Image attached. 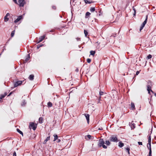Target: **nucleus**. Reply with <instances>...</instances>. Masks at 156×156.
<instances>
[{
    "label": "nucleus",
    "instance_id": "bf43d9fd",
    "mask_svg": "<svg viewBox=\"0 0 156 156\" xmlns=\"http://www.w3.org/2000/svg\"><path fill=\"white\" fill-rule=\"evenodd\" d=\"M115 36H116V34H115Z\"/></svg>",
    "mask_w": 156,
    "mask_h": 156
},
{
    "label": "nucleus",
    "instance_id": "a878e982",
    "mask_svg": "<svg viewBox=\"0 0 156 156\" xmlns=\"http://www.w3.org/2000/svg\"><path fill=\"white\" fill-rule=\"evenodd\" d=\"M47 105H48V107H51L52 106V103L51 102H48Z\"/></svg>",
    "mask_w": 156,
    "mask_h": 156
},
{
    "label": "nucleus",
    "instance_id": "aec40b11",
    "mask_svg": "<svg viewBox=\"0 0 156 156\" xmlns=\"http://www.w3.org/2000/svg\"><path fill=\"white\" fill-rule=\"evenodd\" d=\"M7 95V94L6 93H5L4 94H1L0 95V99H2L4 98L6 95Z\"/></svg>",
    "mask_w": 156,
    "mask_h": 156
},
{
    "label": "nucleus",
    "instance_id": "b1692460",
    "mask_svg": "<svg viewBox=\"0 0 156 156\" xmlns=\"http://www.w3.org/2000/svg\"><path fill=\"white\" fill-rule=\"evenodd\" d=\"M16 130L19 133L21 134L23 136V133L21 131H20V129L17 128V129Z\"/></svg>",
    "mask_w": 156,
    "mask_h": 156
},
{
    "label": "nucleus",
    "instance_id": "4d7b16f0",
    "mask_svg": "<svg viewBox=\"0 0 156 156\" xmlns=\"http://www.w3.org/2000/svg\"><path fill=\"white\" fill-rule=\"evenodd\" d=\"M99 130H101V128H99Z\"/></svg>",
    "mask_w": 156,
    "mask_h": 156
},
{
    "label": "nucleus",
    "instance_id": "8fccbe9b",
    "mask_svg": "<svg viewBox=\"0 0 156 156\" xmlns=\"http://www.w3.org/2000/svg\"><path fill=\"white\" fill-rule=\"evenodd\" d=\"M13 1L16 4H18L16 0H13Z\"/></svg>",
    "mask_w": 156,
    "mask_h": 156
},
{
    "label": "nucleus",
    "instance_id": "c03bdc74",
    "mask_svg": "<svg viewBox=\"0 0 156 156\" xmlns=\"http://www.w3.org/2000/svg\"><path fill=\"white\" fill-rule=\"evenodd\" d=\"M76 39L77 41H80L81 40L80 38L79 37H77Z\"/></svg>",
    "mask_w": 156,
    "mask_h": 156
},
{
    "label": "nucleus",
    "instance_id": "7c9ffc66",
    "mask_svg": "<svg viewBox=\"0 0 156 156\" xmlns=\"http://www.w3.org/2000/svg\"><path fill=\"white\" fill-rule=\"evenodd\" d=\"M147 16L145 20H144V21L143 23L145 25V24H146V23L147 22Z\"/></svg>",
    "mask_w": 156,
    "mask_h": 156
},
{
    "label": "nucleus",
    "instance_id": "393cba45",
    "mask_svg": "<svg viewBox=\"0 0 156 156\" xmlns=\"http://www.w3.org/2000/svg\"><path fill=\"white\" fill-rule=\"evenodd\" d=\"M95 10V7H91L90 9V11L91 12H94Z\"/></svg>",
    "mask_w": 156,
    "mask_h": 156
},
{
    "label": "nucleus",
    "instance_id": "2f4dec72",
    "mask_svg": "<svg viewBox=\"0 0 156 156\" xmlns=\"http://www.w3.org/2000/svg\"><path fill=\"white\" fill-rule=\"evenodd\" d=\"M147 16L145 20H144V21L143 23L145 25V24H146V23L147 22Z\"/></svg>",
    "mask_w": 156,
    "mask_h": 156
},
{
    "label": "nucleus",
    "instance_id": "de8ad7c7",
    "mask_svg": "<svg viewBox=\"0 0 156 156\" xmlns=\"http://www.w3.org/2000/svg\"><path fill=\"white\" fill-rule=\"evenodd\" d=\"M152 154L151 149V150H149V154Z\"/></svg>",
    "mask_w": 156,
    "mask_h": 156
},
{
    "label": "nucleus",
    "instance_id": "dca6fc26",
    "mask_svg": "<svg viewBox=\"0 0 156 156\" xmlns=\"http://www.w3.org/2000/svg\"><path fill=\"white\" fill-rule=\"evenodd\" d=\"M84 1L86 4H90L91 3H93L94 2L92 1H88V0H84Z\"/></svg>",
    "mask_w": 156,
    "mask_h": 156
},
{
    "label": "nucleus",
    "instance_id": "473e14b6",
    "mask_svg": "<svg viewBox=\"0 0 156 156\" xmlns=\"http://www.w3.org/2000/svg\"><path fill=\"white\" fill-rule=\"evenodd\" d=\"M147 148H148V149H149V150L151 149V144H147Z\"/></svg>",
    "mask_w": 156,
    "mask_h": 156
},
{
    "label": "nucleus",
    "instance_id": "c756f323",
    "mask_svg": "<svg viewBox=\"0 0 156 156\" xmlns=\"http://www.w3.org/2000/svg\"><path fill=\"white\" fill-rule=\"evenodd\" d=\"M145 25L144 24H143V23L142 24L140 27V31L143 29V28L145 26Z\"/></svg>",
    "mask_w": 156,
    "mask_h": 156
},
{
    "label": "nucleus",
    "instance_id": "412c9836",
    "mask_svg": "<svg viewBox=\"0 0 156 156\" xmlns=\"http://www.w3.org/2000/svg\"><path fill=\"white\" fill-rule=\"evenodd\" d=\"M148 143L147 144H151V136L150 135L148 136Z\"/></svg>",
    "mask_w": 156,
    "mask_h": 156
},
{
    "label": "nucleus",
    "instance_id": "3c124183",
    "mask_svg": "<svg viewBox=\"0 0 156 156\" xmlns=\"http://www.w3.org/2000/svg\"><path fill=\"white\" fill-rule=\"evenodd\" d=\"M57 140L56 141L57 142H58H58H59L61 141V140L58 139H57Z\"/></svg>",
    "mask_w": 156,
    "mask_h": 156
},
{
    "label": "nucleus",
    "instance_id": "052dcab7",
    "mask_svg": "<svg viewBox=\"0 0 156 156\" xmlns=\"http://www.w3.org/2000/svg\"><path fill=\"white\" fill-rule=\"evenodd\" d=\"M115 36V35H114V37Z\"/></svg>",
    "mask_w": 156,
    "mask_h": 156
},
{
    "label": "nucleus",
    "instance_id": "5701e85b",
    "mask_svg": "<svg viewBox=\"0 0 156 156\" xmlns=\"http://www.w3.org/2000/svg\"><path fill=\"white\" fill-rule=\"evenodd\" d=\"M90 55L94 56L95 53V51H90Z\"/></svg>",
    "mask_w": 156,
    "mask_h": 156
},
{
    "label": "nucleus",
    "instance_id": "6e6d98bb",
    "mask_svg": "<svg viewBox=\"0 0 156 156\" xmlns=\"http://www.w3.org/2000/svg\"><path fill=\"white\" fill-rule=\"evenodd\" d=\"M154 95L155 96H156V93H154Z\"/></svg>",
    "mask_w": 156,
    "mask_h": 156
},
{
    "label": "nucleus",
    "instance_id": "f03ea898",
    "mask_svg": "<svg viewBox=\"0 0 156 156\" xmlns=\"http://www.w3.org/2000/svg\"><path fill=\"white\" fill-rule=\"evenodd\" d=\"M110 141L111 142H117L118 140L117 137L116 136H112L110 138Z\"/></svg>",
    "mask_w": 156,
    "mask_h": 156
},
{
    "label": "nucleus",
    "instance_id": "423d86ee",
    "mask_svg": "<svg viewBox=\"0 0 156 156\" xmlns=\"http://www.w3.org/2000/svg\"><path fill=\"white\" fill-rule=\"evenodd\" d=\"M10 14L9 13H8L6 14L4 18V20L5 22H7L8 21L9 18L8 17V16Z\"/></svg>",
    "mask_w": 156,
    "mask_h": 156
},
{
    "label": "nucleus",
    "instance_id": "c9c22d12",
    "mask_svg": "<svg viewBox=\"0 0 156 156\" xmlns=\"http://www.w3.org/2000/svg\"><path fill=\"white\" fill-rule=\"evenodd\" d=\"M17 82L18 84H19V85H20L22 83L23 81H17Z\"/></svg>",
    "mask_w": 156,
    "mask_h": 156
},
{
    "label": "nucleus",
    "instance_id": "e433bc0d",
    "mask_svg": "<svg viewBox=\"0 0 156 156\" xmlns=\"http://www.w3.org/2000/svg\"><path fill=\"white\" fill-rule=\"evenodd\" d=\"M151 58H152V55L150 54L149 55L147 56V58L148 59H150Z\"/></svg>",
    "mask_w": 156,
    "mask_h": 156
},
{
    "label": "nucleus",
    "instance_id": "4468645a",
    "mask_svg": "<svg viewBox=\"0 0 156 156\" xmlns=\"http://www.w3.org/2000/svg\"><path fill=\"white\" fill-rule=\"evenodd\" d=\"M125 149L126 150V151L127 152L129 155L130 154L129 151H130V149L129 147V146L127 147L126 148H125Z\"/></svg>",
    "mask_w": 156,
    "mask_h": 156
},
{
    "label": "nucleus",
    "instance_id": "f704fd0d",
    "mask_svg": "<svg viewBox=\"0 0 156 156\" xmlns=\"http://www.w3.org/2000/svg\"><path fill=\"white\" fill-rule=\"evenodd\" d=\"M84 32L85 37H87L88 34L87 31L85 30H84Z\"/></svg>",
    "mask_w": 156,
    "mask_h": 156
},
{
    "label": "nucleus",
    "instance_id": "72a5a7b5",
    "mask_svg": "<svg viewBox=\"0 0 156 156\" xmlns=\"http://www.w3.org/2000/svg\"><path fill=\"white\" fill-rule=\"evenodd\" d=\"M19 86V84H18V83H17V82H16V83H14V87H16Z\"/></svg>",
    "mask_w": 156,
    "mask_h": 156
},
{
    "label": "nucleus",
    "instance_id": "6ab92c4d",
    "mask_svg": "<svg viewBox=\"0 0 156 156\" xmlns=\"http://www.w3.org/2000/svg\"><path fill=\"white\" fill-rule=\"evenodd\" d=\"M34 75H33L31 74L30 75L28 78L30 80H32L34 79Z\"/></svg>",
    "mask_w": 156,
    "mask_h": 156
},
{
    "label": "nucleus",
    "instance_id": "20e7f679",
    "mask_svg": "<svg viewBox=\"0 0 156 156\" xmlns=\"http://www.w3.org/2000/svg\"><path fill=\"white\" fill-rule=\"evenodd\" d=\"M19 5L20 6L23 7L25 4L24 0H19L18 1Z\"/></svg>",
    "mask_w": 156,
    "mask_h": 156
},
{
    "label": "nucleus",
    "instance_id": "49530a36",
    "mask_svg": "<svg viewBox=\"0 0 156 156\" xmlns=\"http://www.w3.org/2000/svg\"><path fill=\"white\" fill-rule=\"evenodd\" d=\"M13 156H16V153L15 151H14L13 153Z\"/></svg>",
    "mask_w": 156,
    "mask_h": 156
},
{
    "label": "nucleus",
    "instance_id": "6e6552de",
    "mask_svg": "<svg viewBox=\"0 0 156 156\" xmlns=\"http://www.w3.org/2000/svg\"><path fill=\"white\" fill-rule=\"evenodd\" d=\"M85 115L87 120V122L89 123V115L88 114H85Z\"/></svg>",
    "mask_w": 156,
    "mask_h": 156
},
{
    "label": "nucleus",
    "instance_id": "7ed1b4c3",
    "mask_svg": "<svg viewBox=\"0 0 156 156\" xmlns=\"http://www.w3.org/2000/svg\"><path fill=\"white\" fill-rule=\"evenodd\" d=\"M105 142L103 139H100L99 140V143L98 144V146L99 147H102V145L104 144Z\"/></svg>",
    "mask_w": 156,
    "mask_h": 156
},
{
    "label": "nucleus",
    "instance_id": "58836bf2",
    "mask_svg": "<svg viewBox=\"0 0 156 156\" xmlns=\"http://www.w3.org/2000/svg\"><path fill=\"white\" fill-rule=\"evenodd\" d=\"M104 92H103V91H100L99 92V94L100 96H101V95H102L103 94H104Z\"/></svg>",
    "mask_w": 156,
    "mask_h": 156
},
{
    "label": "nucleus",
    "instance_id": "2eb2a0df",
    "mask_svg": "<svg viewBox=\"0 0 156 156\" xmlns=\"http://www.w3.org/2000/svg\"><path fill=\"white\" fill-rule=\"evenodd\" d=\"M50 139V136H49L47 137V138L46 139L44 140L43 144H45Z\"/></svg>",
    "mask_w": 156,
    "mask_h": 156
},
{
    "label": "nucleus",
    "instance_id": "a211bd4d",
    "mask_svg": "<svg viewBox=\"0 0 156 156\" xmlns=\"http://www.w3.org/2000/svg\"><path fill=\"white\" fill-rule=\"evenodd\" d=\"M118 146L120 147H122L124 146V144L122 141H120L119 143Z\"/></svg>",
    "mask_w": 156,
    "mask_h": 156
},
{
    "label": "nucleus",
    "instance_id": "c85d7f7f",
    "mask_svg": "<svg viewBox=\"0 0 156 156\" xmlns=\"http://www.w3.org/2000/svg\"><path fill=\"white\" fill-rule=\"evenodd\" d=\"M105 144H106L108 146L111 143L109 141L106 140L105 141Z\"/></svg>",
    "mask_w": 156,
    "mask_h": 156
},
{
    "label": "nucleus",
    "instance_id": "864d4df0",
    "mask_svg": "<svg viewBox=\"0 0 156 156\" xmlns=\"http://www.w3.org/2000/svg\"><path fill=\"white\" fill-rule=\"evenodd\" d=\"M133 10H134V15L135 14V13H136V10H135V9H133Z\"/></svg>",
    "mask_w": 156,
    "mask_h": 156
},
{
    "label": "nucleus",
    "instance_id": "f8f14e48",
    "mask_svg": "<svg viewBox=\"0 0 156 156\" xmlns=\"http://www.w3.org/2000/svg\"><path fill=\"white\" fill-rule=\"evenodd\" d=\"M30 58V56L29 54H28L26 58L25 59V60L24 61V62L26 63L28 61H29Z\"/></svg>",
    "mask_w": 156,
    "mask_h": 156
},
{
    "label": "nucleus",
    "instance_id": "a18cd8bd",
    "mask_svg": "<svg viewBox=\"0 0 156 156\" xmlns=\"http://www.w3.org/2000/svg\"><path fill=\"white\" fill-rule=\"evenodd\" d=\"M138 144L139 145H142V142H138Z\"/></svg>",
    "mask_w": 156,
    "mask_h": 156
},
{
    "label": "nucleus",
    "instance_id": "79ce46f5",
    "mask_svg": "<svg viewBox=\"0 0 156 156\" xmlns=\"http://www.w3.org/2000/svg\"><path fill=\"white\" fill-rule=\"evenodd\" d=\"M102 146L105 149H106L107 148V147L104 145V144H103V145H102Z\"/></svg>",
    "mask_w": 156,
    "mask_h": 156
},
{
    "label": "nucleus",
    "instance_id": "f257e3e1",
    "mask_svg": "<svg viewBox=\"0 0 156 156\" xmlns=\"http://www.w3.org/2000/svg\"><path fill=\"white\" fill-rule=\"evenodd\" d=\"M29 127L30 129H32L33 130H35L37 128V125L33 122H30Z\"/></svg>",
    "mask_w": 156,
    "mask_h": 156
},
{
    "label": "nucleus",
    "instance_id": "13d9d810",
    "mask_svg": "<svg viewBox=\"0 0 156 156\" xmlns=\"http://www.w3.org/2000/svg\"><path fill=\"white\" fill-rule=\"evenodd\" d=\"M52 31H51L50 32H52Z\"/></svg>",
    "mask_w": 156,
    "mask_h": 156
},
{
    "label": "nucleus",
    "instance_id": "a19ab883",
    "mask_svg": "<svg viewBox=\"0 0 156 156\" xmlns=\"http://www.w3.org/2000/svg\"><path fill=\"white\" fill-rule=\"evenodd\" d=\"M42 44H38L37 45V49H38L40 47H41V46H42Z\"/></svg>",
    "mask_w": 156,
    "mask_h": 156
},
{
    "label": "nucleus",
    "instance_id": "5fc2aeb1",
    "mask_svg": "<svg viewBox=\"0 0 156 156\" xmlns=\"http://www.w3.org/2000/svg\"><path fill=\"white\" fill-rule=\"evenodd\" d=\"M147 156H152V154H148V155Z\"/></svg>",
    "mask_w": 156,
    "mask_h": 156
},
{
    "label": "nucleus",
    "instance_id": "f3484780",
    "mask_svg": "<svg viewBox=\"0 0 156 156\" xmlns=\"http://www.w3.org/2000/svg\"><path fill=\"white\" fill-rule=\"evenodd\" d=\"M90 13L89 12H87L85 14V18H88L90 15Z\"/></svg>",
    "mask_w": 156,
    "mask_h": 156
},
{
    "label": "nucleus",
    "instance_id": "4c0bfd02",
    "mask_svg": "<svg viewBox=\"0 0 156 156\" xmlns=\"http://www.w3.org/2000/svg\"><path fill=\"white\" fill-rule=\"evenodd\" d=\"M87 62L88 63H90V62H91V59H90V58H89L87 59Z\"/></svg>",
    "mask_w": 156,
    "mask_h": 156
},
{
    "label": "nucleus",
    "instance_id": "09e8293b",
    "mask_svg": "<svg viewBox=\"0 0 156 156\" xmlns=\"http://www.w3.org/2000/svg\"><path fill=\"white\" fill-rule=\"evenodd\" d=\"M140 73V71H138L136 72V75H137Z\"/></svg>",
    "mask_w": 156,
    "mask_h": 156
},
{
    "label": "nucleus",
    "instance_id": "0eeeda50",
    "mask_svg": "<svg viewBox=\"0 0 156 156\" xmlns=\"http://www.w3.org/2000/svg\"><path fill=\"white\" fill-rule=\"evenodd\" d=\"M45 36L44 35L43 36H41L38 39V43H40L45 38Z\"/></svg>",
    "mask_w": 156,
    "mask_h": 156
},
{
    "label": "nucleus",
    "instance_id": "37998d69",
    "mask_svg": "<svg viewBox=\"0 0 156 156\" xmlns=\"http://www.w3.org/2000/svg\"><path fill=\"white\" fill-rule=\"evenodd\" d=\"M101 97L100 96L99 98L98 99V103H99L100 102V101L101 100Z\"/></svg>",
    "mask_w": 156,
    "mask_h": 156
},
{
    "label": "nucleus",
    "instance_id": "1a4fd4ad",
    "mask_svg": "<svg viewBox=\"0 0 156 156\" xmlns=\"http://www.w3.org/2000/svg\"><path fill=\"white\" fill-rule=\"evenodd\" d=\"M132 122L131 123H129V125L130 126L132 129H134L135 128V124Z\"/></svg>",
    "mask_w": 156,
    "mask_h": 156
},
{
    "label": "nucleus",
    "instance_id": "9d476101",
    "mask_svg": "<svg viewBox=\"0 0 156 156\" xmlns=\"http://www.w3.org/2000/svg\"><path fill=\"white\" fill-rule=\"evenodd\" d=\"M22 16H19L17 19L14 21V23H16L19 21L22 18Z\"/></svg>",
    "mask_w": 156,
    "mask_h": 156
},
{
    "label": "nucleus",
    "instance_id": "680f3d73",
    "mask_svg": "<svg viewBox=\"0 0 156 156\" xmlns=\"http://www.w3.org/2000/svg\"><path fill=\"white\" fill-rule=\"evenodd\" d=\"M115 36V35H114V37Z\"/></svg>",
    "mask_w": 156,
    "mask_h": 156
},
{
    "label": "nucleus",
    "instance_id": "bb28decb",
    "mask_svg": "<svg viewBox=\"0 0 156 156\" xmlns=\"http://www.w3.org/2000/svg\"><path fill=\"white\" fill-rule=\"evenodd\" d=\"M54 137V141H55L56 140L58 139V136L57 135L54 134L53 135Z\"/></svg>",
    "mask_w": 156,
    "mask_h": 156
},
{
    "label": "nucleus",
    "instance_id": "9b49d317",
    "mask_svg": "<svg viewBox=\"0 0 156 156\" xmlns=\"http://www.w3.org/2000/svg\"><path fill=\"white\" fill-rule=\"evenodd\" d=\"M87 138H88L89 139H90V140L92 139H93V138H94V137L90 135H88L87 136H85V138L86 139H87Z\"/></svg>",
    "mask_w": 156,
    "mask_h": 156
},
{
    "label": "nucleus",
    "instance_id": "4be33fe9",
    "mask_svg": "<svg viewBox=\"0 0 156 156\" xmlns=\"http://www.w3.org/2000/svg\"><path fill=\"white\" fill-rule=\"evenodd\" d=\"M43 118L42 117H40L39 119V122L40 123H41L43 122Z\"/></svg>",
    "mask_w": 156,
    "mask_h": 156
},
{
    "label": "nucleus",
    "instance_id": "ddd939ff",
    "mask_svg": "<svg viewBox=\"0 0 156 156\" xmlns=\"http://www.w3.org/2000/svg\"><path fill=\"white\" fill-rule=\"evenodd\" d=\"M131 108L132 110H134L135 109V105L133 102H132L131 103Z\"/></svg>",
    "mask_w": 156,
    "mask_h": 156
},
{
    "label": "nucleus",
    "instance_id": "ea45409f",
    "mask_svg": "<svg viewBox=\"0 0 156 156\" xmlns=\"http://www.w3.org/2000/svg\"><path fill=\"white\" fill-rule=\"evenodd\" d=\"M52 8L54 10H55L56 9V7L55 5H52Z\"/></svg>",
    "mask_w": 156,
    "mask_h": 156
},
{
    "label": "nucleus",
    "instance_id": "cd10ccee",
    "mask_svg": "<svg viewBox=\"0 0 156 156\" xmlns=\"http://www.w3.org/2000/svg\"><path fill=\"white\" fill-rule=\"evenodd\" d=\"M15 30H14L12 32L11 34V37H12L14 36L15 33Z\"/></svg>",
    "mask_w": 156,
    "mask_h": 156
},
{
    "label": "nucleus",
    "instance_id": "39448f33",
    "mask_svg": "<svg viewBox=\"0 0 156 156\" xmlns=\"http://www.w3.org/2000/svg\"><path fill=\"white\" fill-rule=\"evenodd\" d=\"M147 90L148 91V93L150 94V91L151 92L153 93H154V92L151 90V87L150 85H147Z\"/></svg>",
    "mask_w": 156,
    "mask_h": 156
},
{
    "label": "nucleus",
    "instance_id": "603ef678",
    "mask_svg": "<svg viewBox=\"0 0 156 156\" xmlns=\"http://www.w3.org/2000/svg\"><path fill=\"white\" fill-rule=\"evenodd\" d=\"M12 92H11L8 95V96H10V95H11L12 94Z\"/></svg>",
    "mask_w": 156,
    "mask_h": 156
}]
</instances>
